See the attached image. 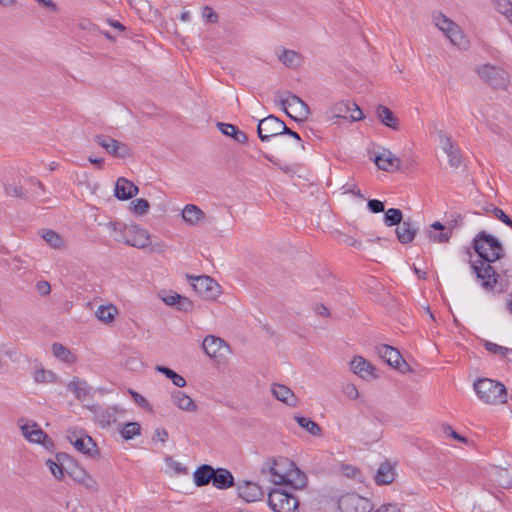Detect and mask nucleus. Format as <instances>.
Returning a JSON list of instances; mask_svg holds the SVG:
<instances>
[{
  "label": "nucleus",
  "instance_id": "obj_47",
  "mask_svg": "<svg viewBox=\"0 0 512 512\" xmlns=\"http://www.w3.org/2000/svg\"><path fill=\"white\" fill-rule=\"evenodd\" d=\"M483 346L488 352L495 354L501 358H506L508 354H512V349L498 345L488 340L483 341Z\"/></svg>",
  "mask_w": 512,
  "mask_h": 512
},
{
  "label": "nucleus",
  "instance_id": "obj_10",
  "mask_svg": "<svg viewBox=\"0 0 512 512\" xmlns=\"http://www.w3.org/2000/svg\"><path fill=\"white\" fill-rule=\"evenodd\" d=\"M338 508L341 512H370L372 506L367 498L356 493H347L339 498Z\"/></svg>",
  "mask_w": 512,
  "mask_h": 512
},
{
  "label": "nucleus",
  "instance_id": "obj_32",
  "mask_svg": "<svg viewBox=\"0 0 512 512\" xmlns=\"http://www.w3.org/2000/svg\"><path fill=\"white\" fill-rule=\"evenodd\" d=\"M149 239V234L145 229L136 227L135 235L132 238L126 236V241H123V243L132 247L143 249L149 245Z\"/></svg>",
  "mask_w": 512,
  "mask_h": 512
},
{
  "label": "nucleus",
  "instance_id": "obj_45",
  "mask_svg": "<svg viewBox=\"0 0 512 512\" xmlns=\"http://www.w3.org/2000/svg\"><path fill=\"white\" fill-rule=\"evenodd\" d=\"M495 9L512 24V2L510 0H491Z\"/></svg>",
  "mask_w": 512,
  "mask_h": 512
},
{
  "label": "nucleus",
  "instance_id": "obj_43",
  "mask_svg": "<svg viewBox=\"0 0 512 512\" xmlns=\"http://www.w3.org/2000/svg\"><path fill=\"white\" fill-rule=\"evenodd\" d=\"M107 228L114 232L113 239L116 242L126 241V225L116 221H110L106 224Z\"/></svg>",
  "mask_w": 512,
  "mask_h": 512
},
{
  "label": "nucleus",
  "instance_id": "obj_41",
  "mask_svg": "<svg viewBox=\"0 0 512 512\" xmlns=\"http://www.w3.org/2000/svg\"><path fill=\"white\" fill-rule=\"evenodd\" d=\"M94 141L99 146L104 148L107 151V153H109L110 155L113 156L115 154V149H117L116 145L118 143V140H116L108 135L99 134L94 137Z\"/></svg>",
  "mask_w": 512,
  "mask_h": 512
},
{
  "label": "nucleus",
  "instance_id": "obj_20",
  "mask_svg": "<svg viewBox=\"0 0 512 512\" xmlns=\"http://www.w3.org/2000/svg\"><path fill=\"white\" fill-rule=\"evenodd\" d=\"M374 162L377 167L383 171L391 172L400 168V159L393 156L390 150L384 149L379 155H376Z\"/></svg>",
  "mask_w": 512,
  "mask_h": 512
},
{
  "label": "nucleus",
  "instance_id": "obj_56",
  "mask_svg": "<svg viewBox=\"0 0 512 512\" xmlns=\"http://www.w3.org/2000/svg\"><path fill=\"white\" fill-rule=\"evenodd\" d=\"M166 463L169 468L173 469L174 472L178 475H186L188 474V468L181 464L180 462H177L172 459V457L166 458Z\"/></svg>",
  "mask_w": 512,
  "mask_h": 512
},
{
  "label": "nucleus",
  "instance_id": "obj_28",
  "mask_svg": "<svg viewBox=\"0 0 512 512\" xmlns=\"http://www.w3.org/2000/svg\"><path fill=\"white\" fill-rule=\"evenodd\" d=\"M272 393L275 396V398L278 399L279 401L289 406L296 405V397L293 391L287 386L282 384H273Z\"/></svg>",
  "mask_w": 512,
  "mask_h": 512
},
{
  "label": "nucleus",
  "instance_id": "obj_21",
  "mask_svg": "<svg viewBox=\"0 0 512 512\" xmlns=\"http://www.w3.org/2000/svg\"><path fill=\"white\" fill-rule=\"evenodd\" d=\"M418 232V229L413 225L411 219L403 220L401 224L397 225L395 230L397 239L402 244L411 243Z\"/></svg>",
  "mask_w": 512,
  "mask_h": 512
},
{
  "label": "nucleus",
  "instance_id": "obj_50",
  "mask_svg": "<svg viewBox=\"0 0 512 512\" xmlns=\"http://www.w3.org/2000/svg\"><path fill=\"white\" fill-rule=\"evenodd\" d=\"M462 222H463L462 215L460 213L454 212L447 219V223H446L445 227L447 228V230H450L451 234H453V230L455 228L461 226Z\"/></svg>",
  "mask_w": 512,
  "mask_h": 512
},
{
  "label": "nucleus",
  "instance_id": "obj_23",
  "mask_svg": "<svg viewBox=\"0 0 512 512\" xmlns=\"http://www.w3.org/2000/svg\"><path fill=\"white\" fill-rule=\"evenodd\" d=\"M212 485L219 489L225 490L235 486L234 476L226 468H214Z\"/></svg>",
  "mask_w": 512,
  "mask_h": 512
},
{
  "label": "nucleus",
  "instance_id": "obj_36",
  "mask_svg": "<svg viewBox=\"0 0 512 512\" xmlns=\"http://www.w3.org/2000/svg\"><path fill=\"white\" fill-rule=\"evenodd\" d=\"M5 192L8 196L14 198L28 199L29 190L20 182L13 181L5 185Z\"/></svg>",
  "mask_w": 512,
  "mask_h": 512
},
{
  "label": "nucleus",
  "instance_id": "obj_34",
  "mask_svg": "<svg viewBox=\"0 0 512 512\" xmlns=\"http://www.w3.org/2000/svg\"><path fill=\"white\" fill-rule=\"evenodd\" d=\"M43 240L54 249H62L65 247V243L60 234L50 229H43L41 232Z\"/></svg>",
  "mask_w": 512,
  "mask_h": 512
},
{
  "label": "nucleus",
  "instance_id": "obj_15",
  "mask_svg": "<svg viewBox=\"0 0 512 512\" xmlns=\"http://www.w3.org/2000/svg\"><path fill=\"white\" fill-rule=\"evenodd\" d=\"M237 491L239 497L246 502H256L264 496V491L261 486L255 482L243 481L238 483Z\"/></svg>",
  "mask_w": 512,
  "mask_h": 512
},
{
  "label": "nucleus",
  "instance_id": "obj_49",
  "mask_svg": "<svg viewBox=\"0 0 512 512\" xmlns=\"http://www.w3.org/2000/svg\"><path fill=\"white\" fill-rule=\"evenodd\" d=\"M60 463L61 462L57 459L56 460L48 459L46 461V465L49 467L52 475L57 480H62L64 477V473H65V467L62 466Z\"/></svg>",
  "mask_w": 512,
  "mask_h": 512
},
{
  "label": "nucleus",
  "instance_id": "obj_11",
  "mask_svg": "<svg viewBox=\"0 0 512 512\" xmlns=\"http://www.w3.org/2000/svg\"><path fill=\"white\" fill-rule=\"evenodd\" d=\"M282 120L274 115H268L261 119L257 126L258 137L262 142L269 141L272 137L281 135Z\"/></svg>",
  "mask_w": 512,
  "mask_h": 512
},
{
  "label": "nucleus",
  "instance_id": "obj_18",
  "mask_svg": "<svg viewBox=\"0 0 512 512\" xmlns=\"http://www.w3.org/2000/svg\"><path fill=\"white\" fill-rule=\"evenodd\" d=\"M115 197L119 200H129L137 195L139 189L130 180L120 177L115 185Z\"/></svg>",
  "mask_w": 512,
  "mask_h": 512
},
{
  "label": "nucleus",
  "instance_id": "obj_63",
  "mask_svg": "<svg viewBox=\"0 0 512 512\" xmlns=\"http://www.w3.org/2000/svg\"><path fill=\"white\" fill-rule=\"evenodd\" d=\"M177 308L180 311L188 312L192 310L193 303L187 297L181 296V299L178 301Z\"/></svg>",
  "mask_w": 512,
  "mask_h": 512
},
{
  "label": "nucleus",
  "instance_id": "obj_29",
  "mask_svg": "<svg viewBox=\"0 0 512 512\" xmlns=\"http://www.w3.org/2000/svg\"><path fill=\"white\" fill-rule=\"evenodd\" d=\"M395 473L393 466L388 463H382L375 474V482L378 485L391 484L394 481Z\"/></svg>",
  "mask_w": 512,
  "mask_h": 512
},
{
  "label": "nucleus",
  "instance_id": "obj_13",
  "mask_svg": "<svg viewBox=\"0 0 512 512\" xmlns=\"http://www.w3.org/2000/svg\"><path fill=\"white\" fill-rule=\"evenodd\" d=\"M67 439L79 452L85 455L93 456V451H96V443L82 430H68Z\"/></svg>",
  "mask_w": 512,
  "mask_h": 512
},
{
  "label": "nucleus",
  "instance_id": "obj_57",
  "mask_svg": "<svg viewBox=\"0 0 512 512\" xmlns=\"http://www.w3.org/2000/svg\"><path fill=\"white\" fill-rule=\"evenodd\" d=\"M52 378L53 373L50 371H46L43 368L36 370L34 373V380L38 383L50 382Z\"/></svg>",
  "mask_w": 512,
  "mask_h": 512
},
{
  "label": "nucleus",
  "instance_id": "obj_42",
  "mask_svg": "<svg viewBox=\"0 0 512 512\" xmlns=\"http://www.w3.org/2000/svg\"><path fill=\"white\" fill-rule=\"evenodd\" d=\"M384 212V223L388 227L397 226L403 221V213L398 208H390Z\"/></svg>",
  "mask_w": 512,
  "mask_h": 512
},
{
  "label": "nucleus",
  "instance_id": "obj_7",
  "mask_svg": "<svg viewBox=\"0 0 512 512\" xmlns=\"http://www.w3.org/2000/svg\"><path fill=\"white\" fill-rule=\"evenodd\" d=\"M375 350L381 359L399 372L404 374L412 371L410 365L405 361L398 349L387 344H380L375 347Z\"/></svg>",
  "mask_w": 512,
  "mask_h": 512
},
{
  "label": "nucleus",
  "instance_id": "obj_39",
  "mask_svg": "<svg viewBox=\"0 0 512 512\" xmlns=\"http://www.w3.org/2000/svg\"><path fill=\"white\" fill-rule=\"evenodd\" d=\"M52 353L56 358L63 362L73 363L75 361V356L61 343L55 342L52 344Z\"/></svg>",
  "mask_w": 512,
  "mask_h": 512
},
{
  "label": "nucleus",
  "instance_id": "obj_22",
  "mask_svg": "<svg viewBox=\"0 0 512 512\" xmlns=\"http://www.w3.org/2000/svg\"><path fill=\"white\" fill-rule=\"evenodd\" d=\"M68 391L72 392L77 400L83 402L91 396V386L78 377H74L67 385Z\"/></svg>",
  "mask_w": 512,
  "mask_h": 512
},
{
  "label": "nucleus",
  "instance_id": "obj_46",
  "mask_svg": "<svg viewBox=\"0 0 512 512\" xmlns=\"http://www.w3.org/2000/svg\"><path fill=\"white\" fill-rule=\"evenodd\" d=\"M120 434L124 440H131L141 434V426L137 422H128L121 429Z\"/></svg>",
  "mask_w": 512,
  "mask_h": 512
},
{
  "label": "nucleus",
  "instance_id": "obj_52",
  "mask_svg": "<svg viewBox=\"0 0 512 512\" xmlns=\"http://www.w3.org/2000/svg\"><path fill=\"white\" fill-rule=\"evenodd\" d=\"M116 148L113 157L124 159L132 156V151L126 143L118 141Z\"/></svg>",
  "mask_w": 512,
  "mask_h": 512
},
{
  "label": "nucleus",
  "instance_id": "obj_24",
  "mask_svg": "<svg viewBox=\"0 0 512 512\" xmlns=\"http://www.w3.org/2000/svg\"><path fill=\"white\" fill-rule=\"evenodd\" d=\"M214 472L213 466L209 464L198 466L193 473V481L196 487H204L210 483L212 484Z\"/></svg>",
  "mask_w": 512,
  "mask_h": 512
},
{
  "label": "nucleus",
  "instance_id": "obj_48",
  "mask_svg": "<svg viewBox=\"0 0 512 512\" xmlns=\"http://www.w3.org/2000/svg\"><path fill=\"white\" fill-rule=\"evenodd\" d=\"M150 208L149 202L144 198H138L130 203L131 211L139 216H142L148 212Z\"/></svg>",
  "mask_w": 512,
  "mask_h": 512
},
{
  "label": "nucleus",
  "instance_id": "obj_12",
  "mask_svg": "<svg viewBox=\"0 0 512 512\" xmlns=\"http://www.w3.org/2000/svg\"><path fill=\"white\" fill-rule=\"evenodd\" d=\"M89 410L93 413L95 422L101 428L109 427L112 423L117 421V415L119 413H124V410L117 406L102 407L100 405H93L89 407Z\"/></svg>",
  "mask_w": 512,
  "mask_h": 512
},
{
  "label": "nucleus",
  "instance_id": "obj_6",
  "mask_svg": "<svg viewBox=\"0 0 512 512\" xmlns=\"http://www.w3.org/2000/svg\"><path fill=\"white\" fill-rule=\"evenodd\" d=\"M268 504L274 512H295L299 500L284 489H273L268 495Z\"/></svg>",
  "mask_w": 512,
  "mask_h": 512
},
{
  "label": "nucleus",
  "instance_id": "obj_17",
  "mask_svg": "<svg viewBox=\"0 0 512 512\" xmlns=\"http://www.w3.org/2000/svg\"><path fill=\"white\" fill-rule=\"evenodd\" d=\"M307 482V475L301 471L294 462L293 465H289L285 476V485H289L293 489H303L306 487Z\"/></svg>",
  "mask_w": 512,
  "mask_h": 512
},
{
  "label": "nucleus",
  "instance_id": "obj_38",
  "mask_svg": "<svg viewBox=\"0 0 512 512\" xmlns=\"http://www.w3.org/2000/svg\"><path fill=\"white\" fill-rule=\"evenodd\" d=\"M95 314L98 320L104 323H111L115 319V315L117 314V308L112 304H109L107 306L101 305L98 307Z\"/></svg>",
  "mask_w": 512,
  "mask_h": 512
},
{
  "label": "nucleus",
  "instance_id": "obj_64",
  "mask_svg": "<svg viewBox=\"0 0 512 512\" xmlns=\"http://www.w3.org/2000/svg\"><path fill=\"white\" fill-rule=\"evenodd\" d=\"M36 287L37 291L43 296L48 295L51 291V286L47 281H39Z\"/></svg>",
  "mask_w": 512,
  "mask_h": 512
},
{
  "label": "nucleus",
  "instance_id": "obj_1",
  "mask_svg": "<svg viewBox=\"0 0 512 512\" xmlns=\"http://www.w3.org/2000/svg\"><path fill=\"white\" fill-rule=\"evenodd\" d=\"M473 249L480 260L476 263L470 259L469 264L481 288L494 296L502 294L506 286L492 264L503 258V245L496 237L481 231L473 239Z\"/></svg>",
  "mask_w": 512,
  "mask_h": 512
},
{
  "label": "nucleus",
  "instance_id": "obj_40",
  "mask_svg": "<svg viewBox=\"0 0 512 512\" xmlns=\"http://www.w3.org/2000/svg\"><path fill=\"white\" fill-rule=\"evenodd\" d=\"M155 370L171 379L176 387L182 388L186 385V380L181 375L166 366L158 365L156 366Z\"/></svg>",
  "mask_w": 512,
  "mask_h": 512
},
{
  "label": "nucleus",
  "instance_id": "obj_35",
  "mask_svg": "<svg viewBox=\"0 0 512 512\" xmlns=\"http://www.w3.org/2000/svg\"><path fill=\"white\" fill-rule=\"evenodd\" d=\"M295 420L299 424V426H301L303 429H305L311 435H313V436H321L322 435V428L311 418L296 415Z\"/></svg>",
  "mask_w": 512,
  "mask_h": 512
},
{
  "label": "nucleus",
  "instance_id": "obj_16",
  "mask_svg": "<svg viewBox=\"0 0 512 512\" xmlns=\"http://www.w3.org/2000/svg\"><path fill=\"white\" fill-rule=\"evenodd\" d=\"M352 371L364 380H371L377 377L375 367L361 356H354L350 362Z\"/></svg>",
  "mask_w": 512,
  "mask_h": 512
},
{
  "label": "nucleus",
  "instance_id": "obj_4",
  "mask_svg": "<svg viewBox=\"0 0 512 512\" xmlns=\"http://www.w3.org/2000/svg\"><path fill=\"white\" fill-rule=\"evenodd\" d=\"M62 466L65 467V472L76 482L85 485L89 489L96 487V482L87 473V471L78 465V463L67 453L58 452L55 456Z\"/></svg>",
  "mask_w": 512,
  "mask_h": 512
},
{
  "label": "nucleus",
  "instance_id": "obj_60",
  "mask_svg": "<svg viewBox=\"0 0 512 512\" xmlns=\"http://www.w3.org/2000/svg\"><path fill=\"white\" fill-rule=\"evenodd\" d=\"M367 206L372 213H381L385 211L384 203L378 199L368 200Z\"/></svg>",
  "mask_w": 512,
  "mask_h": 512
},
{
  "label": "nucleus",
  "instance_id": "obj_62",
  "mask_svg": "<svg viewBox=\"0 0 512 512\" xmlns=\"http://www.w3.org/2000/svg\"><path fill=\"white\" fill-rule=\"evenodd\" d=\"M492 213L495 218L503 222L505 225H507L511 220V218L502 209L498 207H493Z\"/></svg>",
  "mask_w": 512,
  "mask_h": 512
},
{
  "label": "nucleus",
  "instance_id": "obj_9",
  "mask_svg": "<svg viewBox=\"0 0 512 512\" xmlns=\"http://www.w3.org/2000/svg\"><path fill=\"white\" fill-rule=\"evenodd\" d=\"M289 465H293V461H290L285 457H281L279 459H267L262 466V472H268L271 475V481L274 484L281 485L285 483V476Z\"/></svg>",
  "mask_w": 512,
  "mask_h": 512
},
{
  "label": "nucleus",
  "instance_id": "obj_2",
  "mask_svg": "<svg viewBox=\"0 0 512 512\" xmlns=\"http://www.w3.org/2000/svg\"><path fill=\"white\" fill-rule=\"evenodd\" d=\"M474 390L478 398L486 404H504L507 401L505 386L489 378L479 379L474 383Z\"/></svg>",
  "mask_w": 512,
  "mask_h": 512
},
{
  "label": "nucleus",
  "instance_id": "obj_19",
  "mask_svg": "<svg viewBox=\"0 0 512 512\" xmlns=\"http://www.w3.org/2000/svg\"><path fill=\"white\" fill-rule=\"evenodd\" d=\"M425 233L427 238L435 243H447L452 237L450 230L439 221L433 222Z\"/></svg>",
  "mask_w": 512,
  "mask_h": 512
},
{
  "label": "nucleus",
  "instance_id": "obj_44",
  "mask_svg": "<svg viewBox=\"0 0 512 512\" xmlns=\"http://www.w3.org/2000/svg\"><path fill=\"white\" fill-rule=\"evenodd\" d=\"M291 109L295 115H292L289 111H286V115L296 121L307 119L310 114L309 106L304 101H301L299 104L292 106Z\"/></svg>",
  "mask_w": 512,
  "mask_h": 512
},
{
  "label": "nucleus",
  "instance_id": "obj_59",
  "mask_svg": "<svg viewBox=\"0 0 512 512\" xmlns=\"http://www.w3.org/2000/svg\"><path fill=\"white\" fill-rule=\"evenodd\" d=\"M443 433L457 441L467 444L468 439L459 433H457L450 425H443Z\"/></svg>",
  "mask_w": 512,
  "mask_h": 512
},
{
  "label": "nucleus",
  "instance_id": "obj_26",
  "mask_svg": "<svg viewBox=\"0 0 512 512\" xmlns=\"http://www.w3.org/2000/svg\"><path fill=\"white\" fill-rule=\"evenodd\" d=\"M376 113L379 121L383 125L395 131H398L400 129L399 119L388 107L384 105H378Z\"/></svg>",
  "mask_w": 512,
  "mask_h": 512
},
{
  "label": "nucleus",
  "instance_id": "obj_53",
  "mask_svg": "<svg viewBox=\"0 0 512 512\" xmlns=\"http://www.w3.org/2000/svg\"><path fill=\"white\" fill-rule=\"evenodd\" d=\"M341 471L344 476L351 479H359L360 476L362 475L361 470L359 468L350 464L342 465Z\"/></svg>",
  "mask_w": 512,
  "mask_h": 512
},
{
  "label": "nucleus",
  "instance_id": "obj_25",
  "mask_svg": "<svg viewBox=\"0 0 512 512\" xmlns=\"http://www.w3.org/2000/svg\"><path fill=\"white\" fill-rule=\"evenodd\" d=\"M219 131L227 137L232 138L239 144H246L248 136L245 132L240 130L236 125L229 123L217 122L216 124Z\"/></svg>",
  "mask_w": 512,
  "mask_h": 512
},
{
  "label": "nucleus",
  "instance_id": "obj_14",
  "mask_svg": "<svg viewBox=\"0 0 512 512\" xmlns=\"http://www.w3.org/2000/svg\"><path fill=\"white\" fill-rule=\"evenodd\" d=\"M21 430L24 437L32 443L42 444L46 448L54 446L53 441L35 422L32 425L21 426Z\"/></svg>",
  "mask_w": 512,
  "mask_h": 512
},
{
  "label": "nucleus",
  "instance_id": "obj_61",
  "mask_svg": "<svg viewBox=\"0 0 512 512\" xmlns=\"http://www.w3.org/2000/svg\"><path fill=\"white\" fill-rule=\"evenodd\" d=\"M161 299L167 305L174 306L178 304V301L181 299V295L176 292H169L168 294L161 296Z\"/></svg>",
  "mask_w": 512,
  "mask_h": 512
},
{
  "label": "nucleus",
  "instance_id": "obj_54",
  "mask_svg": "<svg viewBox=\"0 0 512 512\" xmlns=\"http://www.w3.org/2000/svg\"><path fill=\"white\" fill-rule=\"evenodd\" d=\"M24 185H25L26 189L29 190V195L30 194H37L38 195V192L36 191V188L44 190V185L41 183V181H39L36 178H32V177L26 178L24 180Z\"/></svg>",
  "mask_w": 512,
  "mask_h": 512
},
{
  "label": "nucleus",
  "instance_id": "obj_37",
  "mask_svg": "<svg viewBox=\"0 0 512 512\" xmlns=\"http://www.w3.org/2000/svg\"><path fill=\"white\" fill-rule=\"evenodd\" d=\"M279 60L289 68H295L300 64L301 56L294 50L284 49L278 56Z\"/></svg>",
  "mask_w": 512,
  "mask_h": 512
},
{
  "label": "nucleus",
  "instance_id": "obj_31",
  "mask_svg": "<svg viewBox=\"0 0 512 512\" xmlns=\"http://www.w3.org/2000/svg\"><path fill=\"white\" fill-rule=\"evenodd\" d=\"M204 217V212L194 204H187L182 210V218L191 225H196Z\"/></svg>",
  "mask_w": 512,
  "mask_h": 512
},
{
  "label": "nucleus",
  "instance_id": "obj_33",
  "mask_svg": "<svg viewBox=\"0 0 512 512\" xmlns=\"http://www.w3.org/2000/svg\"><path fill=\"white\" fill-rule=\"evenodd\" d=\"M172 399L173 403L181 410L193 412L197 409L195 402L182 391H175L172 394Z\"/></svg>",
  "mask_w": 512,
  "mask_h": 512
},
{
  "label": "nucleus",
  "instance_id": "obj_3",
  "mask_svg": "<svg viewBox=\"0 0 512 512\" xmlns=\"http://www.w3.org/2000/svg\"><path fill=\"white\" fill-rule=\"evenodd\" d=\"M432 19L435 26L441 30L450 42L459 48H466L468 41L466 40L460 27L441 12H434Z\"/></svg>",
  "mask_w": 512,
  "mask_h": 512
},
{
  "label": "nucleus",
  "instance_id": "obj_8",
  "mask_svg": "<svg viewBox=\"0 0 512 512\" xmlns=\"http://www.w3.org/2000/svg\"><path fill=\"white\" fill-rule=\"evenodd\" d=\"M187 278L192 281L191 285L194 290L205 299L214 300L221 293L220 285L210 276L201 275L194 277L187 275Z\"/></svg>",
  "mask_w": 512,
  "mask_h": 512
},
{
  "label": "nucleus",
  "instance_id": "obj_27",
  "mask_svg": "<svg viewBox=\"0 0 512 512\" xmlns=\"http://www.w3.org/2000/svg\"><path fill=\"white\" fill-rule=\"evenodd\" d=\"M442 148L449 158V164L451 167H459L462 161L460 150L453 144L451 139L447 136L441 138Z\"/></svg>",
  "mask_w": 512,
  "mask_h": 512
},
{
  "label": "nucleus",
  "instance_id": "obj_51",
  "mask_svg": "<svg viewBox=\"0 0 512 512\" xmlns=\"http://www.w3.org/2000/svg\"><path fill=\"white\" fill-rule=\"evenodd\" d=\"M301 101L303 100L299 98L297 95L287 92V97L281 99L280 103L283 107V110L286 112L288 111V108H291L292 106L299 104Z\"/></svg>",
  "mask_w": 512,
  "mask_h": 512
},
{
  "label": "nucleus",
  "instance_id": "obj_30",
  "mask_svg": "<svg viewBox=\"0 0 512 512\" xmlns=\"http://www.w3.org/2000/svg\"><path fill=\"white\" fill-rule=\"evenodd\" d=\"M225 345L224 340L214 335H208L204 338L202 348L209 357H216L220 349Z\"/></svg>",
  "mask_w": 512,
  "mask_h": 512
},
{
  "label": "nucleus",
  "instance_id": "obj_58",
  "mask_svg": "<svg viewBox=\"0 0 512 512\" xmlns=\"http://www.w3.org/2000/svg\"><path fill=\"white\" fill-rule=\"evenodd\" d=\"M202 17L207 23H217L218 22V14L210 7H203Z\"/></svg>",
  "mask_w": 512,
  "mask_h": 512
},
{
  "label": "nucleus",
  "instance_id": "obj_55",
  "mask_svg": "<svg viewBox=\"0 0 512 512\" xmlns=\"http://www.w3.org/2000/svg\"><path fill=\"white\" fill-rule=\"evenodd\" d=\"M350 114L348 115H337L342 118H350L351 121H359L364 118L362 110L355 104L350 103V110L348 111Z\"/></svg>",
  "mask_w": 512,
  "mask_h": 512
},
{
  "label": "nucleus",
  "instance_id": "obj_5",
  "mask_svg": "<svg viewBox=\"0 0 512 512\" xmlns=\"http://www.w3.org/2000/svg\"><path fill=\"white\" fill-rule=\"evenodd\" d=\"M479 77L493 89H505L510 77L507 71L491 64H483L477 68Z\"/></svg>",
  "mask_w": 512,
  "mask_h": 512
}]
</instances>
